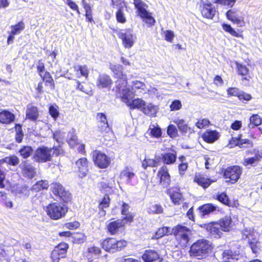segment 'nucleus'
Here are the masks:
<instances>
[{
	"mask_svg": "<svg viewBox=\"0 0 262 262\" xmlns=\"http://www.w3.org/2000/svg\"><path fill=\"white\" fill-rule=\"evenodd\" d=\"M222 28L223 30L229 33L231 35L236 37H242V31H236L230 25L227 24H223Z\"/></svg>",
	"mask_w": 262,
	"mask_h": 262,
	"instance_id": "38",
	"label": "nucleus"
},
{
	"mask_svg": "<svg viewBox=\"0 0 262 262\" xmlns=\"http://www.w3.org/2000/svg\"><path fill=\"white\" fill-rule=\"evenodd\" d=\"M68 142L71 147H74L77 144V137L74 131L72 130L68 133Z\"/></svg>",
	"mask_w": 262,
	"mask_h": 262,
	"instance_id": "47",
	"label": "nucleus"
},
{
	"mask_svg": "<svg viewBox=\"0 0 262 262\" xmlns=\"http://www.w3.org/2000/svg\"><path fill=\"white\" fill-rule=\"evenodd\" d=\"M242 238L244 239H248L249 241L253 238L254 235H258L257 232H255L251 228H246L242 232Z\"/></svg>",
	"mask_w": 262,
	"mask_h": 262,
	"instance_id": "46",
	"label": "nucleus"
},
{
	"mask_svg": "<svg viewBox=\"0 0 262 262\" xmlns=\"http://www.w3.org/2000/svg\"><path fill=\"white\" fill-rule=\"evenodd\" d=\"M160 160L159 157H155V159H150L145 158L142 161V166L144 169H146L147 167H157L158 165Z\"/></svg>",
	"mask_w": 262,
	"mask_h": 262,
	"instance_id": "34",
	"label": "nucleus"
},
{
	"mask_svg": "<svg viewBox=\"0 0 262 262\" xmlns=\"http://www.w3.org/2000/svg\"><path fill=\"white\" fill-rule=\"evenodd\" d=\"M182 104L179 100H173L169 106L171 111H176L182 108Z\"/></svg>",
	"mask_w": 262,
	"mask_h": 262,
	"instance_id": "56",
	"label": "nucleus"
},
{
	"mask_svg": "<svg viewBox=\"0 0 262 262\" xmlns=\"http://www.w3.org/2000/svg\"><path fill=\"white\" fill-rule=\"evenodd\" d=\"M45 211L51 219L56 220L64 216L68 211V207L64 204L54 202L47 206Z\"/></svg>",
	"mask_w": 262,
	"mask_h": 262,
	"instance_id": "4",
	"label": "nucleus"
},
{
	"mask_svg": "<svg viewBox=\"0 0 262 262\" xmlns=\"http://www.w3.org/2000/svg\"><path fill=\"white\" fill-rule=\"evenodd\" d=\"M49 186V184L47 181H40L37 182L32 187V189L35 191H39L41 189H47Z\"/></svg>",
	"mask_w": 262,
	"mask_h": 262,
	"instance_id": "50",
	"label": "nucleus"
},
{
	"mask_svg": "<svg viewBox=\"0 0 262 262\" xmlns=\"http://www.w3.org/2000/svg\"><path fill=\"white\" fill-rule=\"evenodd\" d=\"M159 107L158 106L152 104V103L146 104L142 109V111L145 115L149 116L155 117L158 112Z\"/></svg>",
	"mask_w": 262,
	"mask_h": 262,
	"instance_id": "30",
	"label": "nucleus"
},
{
	"mask_svg": "<svg viewBox=\"0 0 262 262\" xmlns=\"http://www.w3.org/2000/svg\"><path fill=\"white\" fill-rule=\"evenodd\" d=\"M164 33L165 40L168 42H172L174 37L173 32L171 30H166Z\"/></svg>",
	"mask_w": 262,
	"mask_h": 262,
	"instance_id": "61",
	"label": "nucleus"
},
{
	"mask_svg": "<svg viewBox=\"0 0 262 262\" xmlns=\"http://www.w3.org/2000/svg\"><path fill=\"white\" fill-rule=\"evenodd\" d=\"M22 170V173L24 176L31 179L34 177L36 174L34 167L31 164L25 162L20 165Z\"/></svg>",
	"mask_w": 262,
	"mask_h": 262,
	"instance_id": "21",
	"label": "nucleus"
},
{
	"mask_svg": "<svg viewBox=\"0 0 262 262\" xmlns=\"http://www.w3.org/2000/svg\"><path fill=\"white\" fill-rule=\"evenodd\" d=\"M110 202V198L108 196H104L103 200L99 204V208L100 209H104L107 207H108Z\"/></svg>",
	"mask_w": 262,
	"mask_h": 262,
	"instance_id": "64",
	"label": "nucleus"
},
{
	"mask_svg": "<svg viewBox=\"0 0 262 262\" xmlns=\"http://www.w3.org/2000/svg\"><path fill=\"white\" fill-rule=\"evenodd\" d=\"M248 244L253 253L256 254L260 251L261 246L258 235H254L253 238L248 241Z\"/></svg>",
	"mask_w": 262,
	"mask_h": 262,
	"instance_id": "29",
	"label": "nucleus"
},
{
	"mask_svg": "<svg viewBox=\"0 0 262 262\" xmlns=\"http://www.w3.org/2000/svg\"><path fill=\"white\" fill-rule=\"evenodd\" d=\"M157 177L160 180V183L164 187H168L170 183V176L166 166H163L160 168L157 173Z\"/></svg>",
	"mask_w": 262,
	"mask_h": 262,
	"instance_id": "15",
	"label": "nucleus"
},
{
	"mask_svg": "<svg viewBox=\"0 0 262 262\" xmlns=\"http://www.w3.org/2000/svg\"><path fill=\"white\" fill-rule=\"evenodd\" d=\"M250 123L248 124V127L249 128H253L254 126H258L261 123V118L260 117L257 115H253L250 117Z\"/></svg>",
	"mask_w": 262,
	"mask_h": 262,
	"instance_id": "44",
	"label": "nucleus"
},
{
	"mask_svg": "<svg viewBox=\"0 0 262 262\" xmlns=\"http://www.w3.org/2000/svg\"><path fill=\"white\" fill-rule=\"evenodd\" d=\"M194 181L204 188L209 187L213 182V181L206 178L204 174L200 173H196L195 174Z\"/></svg>",
	"mask_w": 262,
	"mask_h": 262,
	"instance_id": "22",
	"label": "nucleus"
},
{
	"mask_svg": "<svg viewBox=\"0 0 262 262\" xmlns=\"http://www.w3.org/2000/svg\"><path fill=\"white\" fill-rule=\"evenodd\" d=\"M119 83L117 86L118 94L121 100L131 109H142L145 102L140 98L133 99L135 95L143 93V83Z\"/></svg>",
	"mask_w": 262,
	"mask_h": 262,
	"instance_id": "1",
	"label": "nucleus"
},
{
	"mask_svg": "<svg viewBox=\"0 0 262 262\" xmlns=\"http://www.w3.org/2000/svg\"><path fill=\"white\" fill-rule=\"evenodd\" d=\"M15 119V116L12 113L4 110L0 112V122L4 124H10Z\"/></svg>",
	"mask_w": 262,
	"mask_h": 262,
	"instance_id": "27",
	"label": "nucleus"
},
{
	"mask_svg": "<svg viewBox=\"0 0 262 262\" xmlns=\"http://www.w3.org/2000/svg\"><path fill=\"white\" fill-rule=\"evenodd\" d=\"M52 152V148L46 146H41L36 150L33 159L36 162L45 163L51 160Z\"/></svg>",
	"mask_w": 262,
	"mask_h": 262,
	"instance_id": "10",
	"label": "nucleus"
},
{
	"mask_svg": "<svg viewBox=\"0 0 262 262\" xmlns=\"http://www.w3.org/2000/svg\"><path fill=\"white\" fill-rule=\"evenodd\" d=\"M32 152L33 149L31 147L28 146H24L19 150V153L24 158H28L32 154Z\"/></svg>",
	"mask_w": 262,
	"mask_h": 262,
	"instance_id": "52",
	"label": "nucleus"
},
{
	"mask_svg": "<svg viewBox=\"0 0 262 262\" xmlns=\"http://www.w3.org/2000/svg\"><path fill=\"white\" fill-rule=\"evenodd\" d=\"M110 69L113 72L114 76L120 82H126V76L123 73V67L120 64H110Z\"/></svg>",
	"mask_w": 262,
	"mask_h": 262,
	"instance_id": "18",
	"label": "nucleus"
},
{
	"mask_svg": "<svg viewBox=\"0 0 262 262\" xmlns=\"http://www.w3.org/2000/svg\"><path fill=\"white\" fill-rule=\"evenodd\" d=\"M147 134L152 137L159 138L162 136L161 129L158 125L152 124L150 125Z\"/></svg>",
	"mask_w": 262,
	"mask_h": 262,
	"instance_id": "37",
	"label": "nucleus"
},
{
	"mask_svg": "<svg viewBox=\"0 0 262 262\" xmlns=\"http://www.w3.org/2000/svg\"><path fill=\"white\" fill-rule=\"evenodd\" d=\"M92 156L95 164L100 168H106L111 163L110 158L99 151H94L92 152Z\"/></svg>",
	"mask_w": 262,
	"mask_h": 262,
	"instance_id": "11",
	"label": "nucleus"
},
{
	"mask_svg": "<svg viewBox=\"0 0 262 262\" xmlns=\"http://www.w3.org/2000/svg\"><path fill=\"white\" fill-rule=\"evenodd\" d=\"M3 161L5 163L14 166L16 165L19 163L18 158L15 156L7 157L3 159Z\"/></svg>",
	"mask_w": 262,
	"mask_h": 262,
	"instance_id": "54",
	"label": "nucleus"
},
{
	"mask_svg": "<svg viewBox=\"0 0 262 262\" xmlns=\"http://www.w3.org/2000/svg\"><path fill=\"white\" fill-rule=\"evenodd\" d=\"M133 4L135 9H137V13L143 21L147 24L149 26H154L155 24V19L151 15V14L146 10L147 4L142 0H133Z\"/></svg>",
	"mask_w": 262,
	"mask_h": 262,
	"instance_id": "3",
	"label": "nucleus"
},
{
	"mask_svg": "<svg viewBox=\"0 0 262 262\" xmlns=\"http://www.w3.org/2000/svg\"><path fill=\"white\" fill-rule=\"evenodd\" d=\"M172 231H171L170 228L167 227H163L159 228L156 232L155 235L152 237V239H158L165 235L171 234Z\"/></svg>",
	"mask_w": 262,
	"mask_h": 262,
	"instance_id": "41",
	"label": "nucleus"
},
{
	"mask_svg": "<svg viewBox=\"0 0 262 262\" xmlns=\"http://www.w3.org/2000/svg\"><path fill=\"white\" fill-rule=\"evenodd\" d=\"M11 30L10 32L12 35L19 34L25 28V24L23 21H19L17 24L11 26Z\"/></svg>",
	"mask_w": 262,
	"mask_h": 262,
	"instance_id": "45",
	"label": "nucleus"
},
{
	"mask_svg": "<svg viewBox=\"0 0 262 262\" xmlns=\"http://www.w3.org/2000/svg\"><path fill=\"white\" fill-rule=\"evenodd\" d=\"M199 210L202 215H205L214 211L216 206L212 204H206L199 207Z\"/></svg>",
	"mask_w": 262,
	"mask_h": 262,
	"instance_id": "42",
	"label": "nucleus"
},
{
	"mask_svg": "<svg viewBox=\"0 0 262 262\" xmlns=\"http://www.w3.org/2000/svg\"><path fill=\"white\" fill-rule=\"evenodd\" d=\"M199 9L204 18L212 19L215 15V8L209 0H200Z\"/></svg>",
	"mask_w": 262,
	"mask_h": 262,
	"instance_id": "7",
	"label": "nucleus"
},
{
	"mask_svg": "<svg viewBox=\"0 0 262 262\" xmlns=\"http://www.w3.org/2000/svg\"><path fill=\"white\" fill-rule=\"evenodd\" d=\"M217 223L220 224L222 231H229L232 226L231 219L230 216H225Z\"/></svg>",
	"mask_w": 262,
	"mask_h": 262,
	"instance_id": "31",
	"label": "nucleus"
},
{
	"mask_svg": "<svg viewBox=\"0 0 262 262\" xmlns=\"http://www.w3.org/2000/svg\"><path fill=\"white\" fill-rule=\"evenodd\" d=\"M121 177L126 179L128 183H131L132 180L135 176L133 169L129 167H126L121 172Z\"/></svg>",
	"mask_w": 262,
	"mask_h": 262,
	"instance_id": "40",
	"label": "nucleus"
},
{
	"mask_svg": "<svg viewBox=\"0 0 262 262\" xmlns=\"http://www.w3.org/2000/svg\"><path fill=\"white\" fill-rule=\"evenodd\" d=\"M236 1V0H214V3L222 6L232 8L234 6Z\"/></svg>",
	"mask_w": 262,
	"mask_h": 262,
	"instance_id": "51",
	"label": "nucleus"
},
{
	"mask_svg": "<svg viewBox=\"0 0 262 262\" xmlns=\"http://www.w3.org/2000/svg\"><path fill=\"white\" fill-rule=\"evenodd\" d=\"M51 190L52 193L58 197L64 202H68L71 200V194L68 190L59 183H54L51 185Z\"/></svg>",
	"mask_w": 262,
	"mask_h": 262,
	"instance_id": "8",
	"label": "nucleus"
},
{
	"mask_svg": "<svg viewBox=\"0 0 262 262\" xmlns=\"http://www.w3.org/2000/svg\"><path fill=\"white\" fill-rule=\"evenodd\" d=\"M162 160L166 164H172L176 160L177 154L175 151L166 152L162 155Z\"/></svg>",
	"mask_w": 262,
	"mask_h": 262,
	"instance_id": "35",
	"label": "nucleus"
},
{
	"mask_svg": "<svg viewBox=\"0 0 262 262\" xmlns=\"http://www.w3.org/2000/svg\"><path fill=\"white\" fill-rule=\"evenodd\" d=\"M225 15L227 19L238 27H244L245 25L244 17L239 15L238 11L236 9H230L227 11Z\"/></svg>",
	"mask_w": 262,
	"mask_h": 262,
	"instance_id": "12",
	"label": "nucleus"
},
{
	"mask_svg": "<svg viewBox=\"0 0 262 262\" xmlns=\"http://www.w3.org/2000/svg\"><path fill=\"white\" fill-rule=\"evenodd\" d=\"M242 173V170L238 166H233L228 167L224 171V177L226 179H229L231 183L236 182Z\"/></svg>",
	"mask_w": 262,
	"mask_h": 262,
	"instance_id": "13",
	"label": "nucleus"
},
{
	"mask_svg": "<svg viewBox=\"0 0 262 262\" xmlns=\"http://www.w3.org/2000/svg\"><path fill=\"white\" fill-rule=\"evenodd\" d=\"M219 137V133L216 130H207L202 135L204 140L208 143L215 142Z\"/></svg>",
	"mask_w": 262,
	"mask_h": 262,
	"instance_id": "25",
	"label": "nucleus"
},
{
	"mask_svg": "<svg viewBox=\"0 0 262 262\" xmlns=\"http://www.w3.org/2000/svg\"><path fill=\"white\" fill-rule=\"evenodd\" d=\"M125 224V222L121 220H118L110 222L106 226L107 231L111 234L114 235L117 233L120 228Z\"/></svg>",
	"mask_w": 262,
	"mask_h": 262,
	"instance_id": "20",
	"label": "nucleus"
},
{
	"mask_svg": "<svg viewBox=\"0 0 262 262\" xmlns=\"http://www.w3.org/2000/svg\"><path fill=\"white\" fill-rule=\"evenodd\" d=\"M216 199L221 203L226 205H229L230 201L228 196L225 193H222L216 196Z\"/></svg>",
	"mask_w": 262,
	"mask_h": 262,
	"instance_id": "57",
	"label": "nucleus"
},
{
	"mask_svg": "<svg viewBox=\"0 0 262 262\" xmlns=\"http://www.w3.org/2000/svg\"><path fill=\"white\" fill-rule=\"evenodd\" d=\"M81 4L85 11L86 21L91 23H94L93 18L92 10L90 5L88 4L85 0H82Z\"/></svg>",
	"mask_w": 262,
	"mask_h": 262,
	"instance_id": "32",
	"label": "nucleus"
},
{
	"mask_svg": "<svg viewBox=\"0 0 262 262\" xmlns=\"http://www.w3.org/2000/svg\"><path fill=\"white\" fill-rule=\"evenodd\" d=\"M0 196L2 198L3 203L7 208H11L13 207V203L12 201L7 199L4 192L0 191Z\"/></svg>",
	"mask_w": 262,
	"mask_h": 262,
	"instance_id": "53",
	"label": "nucleus"
},
{
	"mask_svg": "<svg viewBox=\"0 0 262 262\" xmlns=\"http://www.w3.org/2000/svg\"><path fill=\"white\" fill-rule=\"evenodd\" d=\"M234 142L235 145L241 147L244 144H247L250 146H252V143L249 140L247 139H243L242 136L239 135L237 138H232L230 142L229 146L230 148L232 147V142Z\"/></svg>",
	"mask_w": 262,
	"mask_h": 262,
	"instance_id": "33",
	"label": "nucleus"
},
{
	"mask_svg": "<svg viewBox=\"0 0 262 262\" xmlns=\"http://www.w3.org/2000/svg\"><path fill=\"white\" fill-rule=\"evenodd\" d=\"M142 258L144 262L161 261L162 260L159 254L155 250H146L142 255Z\"/></svg>",
	"mask_w": 262,
	"mask_h": 262,
	"instance_id": "19",
	"label": "nucleus"
},
{
	"mask_svg": "<svg viewBox=\"0 0 262 262\" xmlns=\"http://www.w3.org/2000/svg\"><path fill=\"white\" fill-rule=\"evenodd\" d=\"M116 18L117 22L124 24L127 21L126 18L122 7H119L116 12Z\"/></svg>",
	"mask_w": 262,
	"mask_h": 262,
	"instance_id": "43",
	"label": "nucleus"
},
{
	"mask_svg": "<svg viewBox=\"0 0 262 262\" xmlns=\"http://www.w3.org/2000/svg\"><path fill=\"white\" fill-rule=\"evenodd\" d=\"M239 253L236 251L233 252L230 249L225 250L222 253L221 259L223 262H230L233 259H238Z\"/></svg>",
	"mask_w": 262,
	"mask_h": 262,
	"instance_id": "23",
	"label": "nucleus"
},
{
	"mask_svg": "<svg viewBox=\"0 0 262 262\" xmlns=\"http://www.w3.org/2000/svg\"><path fill=\"white\" fill-rule=\"evenodd\" d=\"M97 119L99 121L98 128L102 133L112 134L108 127L106 117L104 114L102 113H97Z\"/></svg>",
	"mask_w": 262,
	"mask_h": 262,
	"instance_id": "16",
	"label": "nucleus"
},
{
	"mask_svg": "<svg viewBox=\"0 0 262 262\" xmlns=\"http://www.w3.org/2000/svg\"><path fill=\"white\" fill-rule=\"evenodd\" d=\"M207 230L210 234L215 237H220L222 234V230L220 227V224L217 222L211 223L207 225Z\"/></svg>",
	"mask_w": 262,
	"mask_h": 262,
	"instance_id": "28",
	"label": "nucleus"
},
{
	"mask_svg": "<svg viewBox=\"0 0 262 262\" xmlns=\"http://www.w3.org/2000/svg\"><path fill=\"white\" fill-rule=\"evenodd\" d=\"M77 71L80 72L82 76L85 77V78L88 77L89 71L86 65L79 66Z\"/></svg>",
	"mask_w": 262,
	"mask_h": 262,
	"instance_id": "62",
	"label": "nucleus"
},
{
	"mask_svg": "<svg viewBox=\"0 0 262 262\" xmlns=\"http://www.w3.org/2000/svg\"><path fill=\"white\" fill-rule=\"evenodd\" d=\"M256 158H257L254 157L245 159L243 164L246 166H248V165L254 166L258 162Z\"/></svg>",
	"mask_w": 262,
	"mask_h": 262,
	"instance_id": "60",
	"label": "nucleus"
},
{
	"mask_svg": "<svg viewBox=\"0 0 262 262\" xmlns=\"http://www.w3.org/2000/svg\"><path fill=\"white\" fill-rule=\"evenodd\" d=\"M50 115L56 120L59 116L58 107L56 105H52L49 107Z\"/></svg>",
	"mask_w": 262,
	"mask_h": 262,
	"instance_id": "55",
	"label": "nucleus"
},
{
	"mask_svg": "<svg viewBox=\"0 0 262 262\" xmlns=\"http://www.w3.org/2000/svg\"><path fill=\"white\" fill-rule=\"evenodd\" d=\"M236 65L237 74L243 77V80L249 81L252 76L246 66L237 62Z\"/></svg>",
	"mask_w": 262,
	"mask_h": 262,
	"instance_id": "24",
	"label": "nucleus"
},
{
	"mask_svg": "<svg viewBox=\"0 0 262 262\" xmlns=\"http://www.w3.org/2000/svg\"><path fill=\"white\" fill-rule=\"evenodd\" d=\"M91 85V83H79L78 88L82 92L91 95H92Z\"/></svg>",
	"mask_w": 262,
	"mask_h": 262,
	"instance_id": "48",
	"label": "nucleus"
},
{
	"mask_svg": "<svg viewBox=\"0 0 262 262\" xmlns=\"http://www.w3.org/2000/svg\"><path fill=\"white\" fill-rule=\"evenodd\" d=\"M76 165L78 168L77 172L79 177H84L88 172V162L85 158L79 159L76 162Z\"/></svg>",
	"mask_w": 262,
	"mask_h": 262,
	"instance_id": "17",
	"label": "nucleus"
},
{
	"mask_svg": "<svg viewBox=\"0 0 262 262\" xmlns=\"http://www.w3.org/2000/svg\"><path fill=\"white\" fill-rule=\"evenodd\" d=\"M118 36L122 41V43L125 48H131L135 42L136 37L133 33L130 28L125 29L124 32L122 30L117 33Z\"/></svg>",
	"mask_w": 262,
	"mask_h": 262,
	"instance_id": "9",
	"label": "nucleus"
},
{
	"mask_svg": "<svg viewBox=\"0 0 262 262\" xmlns=\"http://www.w3.org/2000/svg\"><path fill=\"white\" fill-rule=\"evenodd\" d=\"M209 123V121L207 119H200L195 123V126L198 128L201 129L208 126Z\"/></svg>",
	"mask_w": 262,
	"mask_h": 262,
	"instance_id": "59",
	"label": "nucleus"
},
{
	"mask_svg": "<svg viewBox=\"0 0 262 262\" xmlns=\"http://www.w3.org/2000/svg\"><path fill=\"white\" fill-rule=\"evenodd\" d=\"M26 118L32 121H35L38 117L39 113L36 106L31 104L27 105L26 110Z\"/></svg>",
	"mask_w": 262,
	"mask_h": 262,
	"instance_id": "26",
	"label": "nucleus"
},
{
	"mask_svg": "<svg viewBox=\"0 0 262 262\" xmlns=\"http://www.w3.org/2000/svg\"><path fill=\"white\" fill-rule=\"evenodd\" d=\"M169 194L170 199L174 205H179L182 201V194L177 190H169Z\"/></svg>",
	"mask_w": 262,
	"mask_h": 262,
	"instance_id": "39",
	"label": "nucleus"
},
{
	"mask_svg": "<svg viewBox=\"0 0 262 262\" xmlns=\"http://www.w3.org/2000/svg\"><path fill=\"white\" fill-rule=\"evenodd\" d=\"M167 134L171 138L175 137L177 135V129L173 125H169L167 128Z\"/></svg>",
	"mask_w": 262,
	"mask_h": 262,
	"instance_id": "63",
	"label": "nucleus"
},
{
	"mask_svg": "<svg viewBox=\"0 0 262 262\" xmlns=\"http://www.w3.org/2000/svg\"><path fill=\"white\" fill-rule=\"evenodd\" d=\"M36 69L38 75L43 82H53V79L50 73L45 71V63L42 59L38 60Z\"/></svg>",
	"mask_w": 262,
	"mask_h": 262,
	"instance_id": "14",
	"label": "nucleus"
},
{
	"mask_svg": "<svg viewBox=\"0 0 262 262\" xmlns=\"http://www.w3.org/2000/svg\"><path fill=\"white\" fill-rule=\"evenodd\" d=\"M174 122L177 125L178 128L181 132L186 134L187 133H191L193 132V129L188 127L182 119H177L174 121Z\"/></svg>",
	"mask_w": 262,
	"mask_h": 262,
	"instance_id": "36",
	"label": "nucleus"
},
{
	"mask_svg": "<svg viewBox=\"0 0 262 262\" xmlns=\"http://www.w3.org/2000/svg\"><path fill=\"white\" fill-rule=\"evenodd\" d=\"M126 244L127 243L124 240L117 241L114 238H108L103 241L102 246L105 251L114 253L121 250Z\"/></svg>",
	"mask_w": 262,
	"mask_h": 262,
	"instance_id": "6",
	"label": "nucleus"
},
{
	"mask_svg": "<svg viewBox=\"0 0 262 262\" xmlns=\"http://www.w3.org/2000/svg\"><path fill=\"white\" fill-rule=\"evenodd\" d=\"M163 211V210L161 205L157 204L151 205L148 209V212L149 213L160 214Z\"/></svg>",
	"mask_w": 262,
	"mask_h": 262,
	"instance_id": "49",
	"label": "nucleus"
},
{
	"mask_svg": "<svg viewBox=\"0 0 262 262\" xmlns=\"http://www.w3.org/2000/svg\"><path fill=\"white\" fill-rule=\"evenodd\" d=\"M65 134L60 130L56 131L53 133L54 139L58 143L62 142Z\"/></svg>",
	"mask_w": 262,
	"mask_h": 262,
	"instance_id": "58",
	"label": "nucleus"
},
{
	"mask_svg": "<svg viewBox=\"0 0 262 262\" xmlns=\"http://www.w3.org/2000/svg\"><path fill=\"white\" fill-rule=\"evenodd\" d=\"M212 246L211 243L205 239L198 240L191 246L189 253L198 259L206 258L211 252Z\"/></svg>",
	"mask_w": 262,
	"mask_h": 262,
	"instance_id": "2",
	"label": "nucleus"
},
{
	"mask_svg": "<svg viewBox=\"0 0 262 262\" xmlns=\"http://www.w3.org/2000/svg\"><path fill=\"white\" fill-rule=\"evenodd\" d=\"M172 233L175 235L181 247H186L189 241V236L192 231L187 227L178 225L172 229Z\"/></svg>",
	"mask_w": 262,
	"mask_h": 262,
	"instance_id": "5",
	"label": "nucleus"
}]
</instances>
